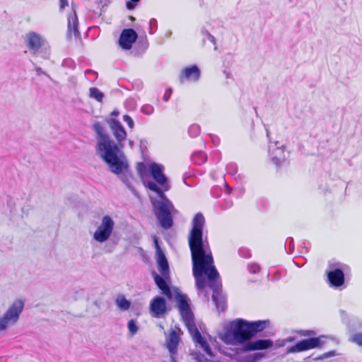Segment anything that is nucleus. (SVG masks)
Masks as SVG:
<instances>
[{"label":"nucleus","mask_w":362,"mask_h":362,"mask_svg":"<svg viewBox=\"0 0 362 362\" xmlns=\"http://www.w3.org/2000/svg\"><path fill=\"white\" fill-rule=\"evenodd\" d=\"M339 314H340L342 322L344 323L345 325H346V326L350 329H354V327H353L354 324L353 325L351 324V320L349 317V314L344 310H340Z\"/></svg>","instance_id":"nucleus-31"},{"label":"nucleus","mask_w":362,"mask_h":362,"mask_svg":"<svg viewBox=\"0 0 362 362\" xmlns=\"http://www.w3.org/2000/svg\"><path fill=\"white\" fill-rule=\"evenodd\" d=\"M206 220L202 213H197L191 222V229L188 235V243L190 249L193 275L198 289L206 286V276L209 287L211 283L221 281L219 273L214 264V258L210 249L207 236L204 235Z\"/></svg>","instance_id":"nucleus-1"},{"label":"nucleus","mask_w":362,"mask_h":362,"mask_svg":"<svg viewBox=\"0 0 362 362\" xmlns=\"http://www.w3.org/2000/svg\"><path fill=\"white\" fill-rule=\"evenodd\" d=\"M266 133H267V136L269 139V141L270 142L271 141H270V132L268 128H266Z\"/></svg>","instance_id":"nucleus-62"},{"label":"nucleus","mask_w":362,"mask_h":362,"mask_svg":"<svg viewBox=\"0 0 362 362\" xmlns=\"http://www.w3.org/2000/svg\"><path fill=\"white\" fill-rule=\"evenodd\" d=\"M201 132L200 126L197 124H193L189 126L188 129V134L190 137L194 138L199 135Z\"/></svg>","instance_id":"nucleus-32"},{"label":"nucleus","mask_w":362,"mask_h":362,"mask_svg":"<svg viewBox=\"0 0 362 362\" xmlns=\"http://www.w3.org/2000/svg\"><path fill=\"white\" fill-rule=\"evenodd\" d=\"M115 303L117 308L121 311L128 310L132 305L131 301L127 300L124 295L122 293L117 295Z\"/></svg>","instance_id":"nucleus-25"},{"label":"nucleus","mask_w":362,"mask_h":362,"mask_svg":"<svg viewBox=\"0 0 362 362\" xmlns=\"http://www.w3.org/2000/svg\"><path fill=\"white\" fill-rule=\"evenodd\" d=\"M59 1H60L59 8L61 10L64 9L66 6H68L67 0H59Z\"/></svg>","instance_id":"nucleus-53"},{"label":"nucleus","mask_w":362,"mask_h":362,"mask_svg":"<svg viewBox=\"0 0 362 362\" xmlns=\"http://www.w3.org/2000/svg\"><path fill=\"white\" fill-rule=\"evenodd\" d=\"M212 141L214 142V144H215L216 145H218V143H219V139L217 136H213L212 137Z\"/></svg>","instance_id":"nucleus-59"},{"label":"nucleus","mask_w":362,"mask_h":362,"mask_svg":"<svg viewBox=\"0 0 362 362\" xmlns=\"http://www.w3.org/2000/svg\"><path fill=\"white\" fill-rule=\"evenodd\" d=\"M148 142L146 139H141L140 140V148L141 151L143 152L144 149H146V145Z\"/></svg>","instance_id":"nucleus-50"},{"label":"nucleus","mask_w":362,"mask_h":362,"mask_svg":"<svg viewBox=\"0 0 362 362\" xmlns=\"http://www.w3.org/2000/svg\"><path fill=\"white\" fill-rule=\"evenodd\" d=\"M74 14L68 18V33L67 38L69 39L71 37V33L73 32L75 37H80V32L78 29V18L76 10L73 7Z\"/></svg>","instance_id":"nucleus-22"},{"label":"nucleus","mask_w":362,"mask_h":362,"mask_svg":"<svg viewBox=\"0 0 362 362\" xmlns=\"http://www.w3.org/2000/svg\"><path fill=\"white\" fill-rule=\"evenodd\" d=\"M328 338L329 337L326 335H320L317 337L314 336L300 340L294 345L288 347L285 354L299 353L313 349H322Z\"/></svg>","instance_id":"nucleus-7"},{"label":"nucleus","mask_w":362,"mask_h":362,"mask_svg":"<svg viewBox=\"0 0 362 362\" xmlns=\"http://www.w3.org/2000/svg\"><path fill=\"white\" fill-rule=\"evenodd\" d=\"M286 344V342L285 341V339H279L276 341V347H283Z\"/></svg>","instance_id":"nucleus-52"},{"label":"nucleus","mask_w":362,"mask_h":362,"mask_svg":"<svg viewBox=\"0 0 362 362\" xmlns=\"http://www.w3.org/2000/svg\"><path fill=\"white\" fill-rule=\"evenodd\" d=\"M141 111L146 115H151L154 112V107L151 105L146 104L141 107Z\"/></svg>","instance_id":"nucleus-34"},{"label":"nucleus","mask_w":362,"mask_h":362,"mask_svg":"<svg viewBox=\"0 0 362 362\" xmlns=\"http://www.w3.org/2000/svg\"><path fill=\"white\" fill-rule=\"evenodd\" d=\"M180 341V337L175 330H172L169 337L166 341L167 348L170 354L174 355L177 351V345Z\"/></svg>","instance_id":"nucleus-24"},{"label":"nucleus","mask_w":362,"mask_h":362,"mask_svg":"<svg viewBox=\"0 0 362 362\" xmlns=\"http://www.w3.org/2000/svg\"><path fill=\"white\" fill-rule=\"evenodd\" d=\"M170 362H177V361L175 360V357H174V355L170 354Z\"/></svg>","instance_id":"nucleus-64"},{"label":"nucleus","mask_w":362,"mask_h":362,"mask_svg":"<svg viewBox=\"0 0 362 362\" xmlns=\"http://www.w3.org/2000/svg\"><path fill=\"white\" fill-rule=\"evenodd\" d=\"M23 308L24 302L19 299L10 305L7 311L0 317V332L5 331L9 325L18 322Z\"/></svg>","instance_id":"nucleus-9"},{"label":"nucleus","mask_w":362,"mask_h":362,"mask_svg":"<svg viewBox=\"0 0 362 362\" xmlns=\"http://www.w3.org/2000/svg\"><path fill=\"white\" fill-rule=\"evenodd\" d=\"M268 153L276 168H281L288 163L289 152L286 151V146L279 141L269 143Z\"/></svg>","instance_id":"nucleus-8"},{"label":"nucleus","mask_w":362,"mask_h":362,"mask_svg":"<svg viewBox=\"0 0 362 362\" xmlns=\"http://www.w3.org/2000/svg\"><path fill=\"white\" fill-rule=\"evenodd\" d=\"M91 74L94 75L95 77H97V76H98V73L91 69H88L86 71V74Z\"/></svg>","instance_id":"nucleus-55"},{"label":"nucleus","mask_w":362,"mask_h":362,"mask_svg":"<svg viewBox=\"0 0 362 362\" xmlns=\"http://www.w3.org/2000/svg\"><path fill=\"white\" fill-rule=\"evenodd\" d=\"M167 305L165 299L157 296L152 299L150 303V311L155 317H160L167 312Z\"/></svg>","instance_id":"nucleus-19"},{"label":"nucleus","mask_w":362,"mask_h":362,"mask_svg":"<svg viewBox=\"0 0 362 362\" xmlns=\"http://www.w3.org/2000/svg\"><path fill=\"white\" fill-rule=\"evenodd\" d=\"M295 339H296L295 337H288L285 339V341L286 343H291V342H293V341H295Z\"/></svg>","instance_id":"nucleus-54"},{"label":"nucleus","mask_w":362,"mask_h":362,"mask_svg":"<svg viewBox=\"0 0 362 362\" xmlns=\"http://www.w3.org/2000/svg\"><path fill=\"white\" fill-rule=\"evenodd\" d=\"M114 226L113 219L109 215L104 216L102 218L100 225L93 234V239L100 243L107 241L112 233Z\"/></svg>","instance_id":"nucleus-10"},{"label":"nucleus","mask_w":362,"mask_h":362,"mask_svg":"<svg viewBox=\"0 0 362 362\" xmlns=\"http://www.w3.org/2000/svg\"><path fill=\"white\" fill-rule=\"evenodd\" d=\"M182 320L187 326L189 332L192 335L193 340L196 341L198 339H200L202 336L195 325L194 315H191L188 318H183Z\"/></svg>","instance_id":"nucleus-23"},{"label":"nucleus","mask_w":362,"mask_h":362,"mask_svg":"<svg viewBox=\"0 0 362 362\" xmlns=\"http://www.w3.org/2000/svg\"><path fill=\"white\" fill-rule=\"evenodd\" d=\"M62 66L69 69H74L75 68V62L71 59H65L62 62Z\"/></svg>","instance_id":"nucleus-40"},{"label":"nucleus","mask_w":362,"mask_h":362,"mask_svg":"<svg viewBox=\"0 0 362 362\" xmlns=\"http://www.w3.org/2000/svg\"><path fill=\"white\" fill-rule=\"evenodd\" d=\"M104 93L98 88L91 87L89 89V97L93 98L99 103H102L104 98Z\"/></svg>","instance_id":"nucleus-28"},{"label":"nucleus","mask_w":362,"mask_h":362,"mask_svg":"<svg viewBox=\"0 0 362 362\" xmlns=\"http://www.w3.org/2000/svg\"><path fill=\"white\" fill-rule=\"evenodd\" d=\"M233 206L232 200H226L224 204L222 206L223 209H230Z\"/></svg>","instance_id":"nucleus-49"},{"label":"nucleus","mask_w":362,"mask_h":362,"mask_svg":"<svg viewBox=\"0 0 362 362\" xmlns=\"http://www.w3.org/2000/svg\"><path fill=\"white\" fill-rule=\"evenodd\" d=\"M172 93H173V90L171 88H168L165 90L163 98V99L165 102H168L169 100V99L171 97Z\"/></svg>","instance_id":"nucleus-44"},{"label":"nucleus","mask_w":362,"mask_h":362,"mask_svg":"<svg viewBox=\"0 0 362 362\" xmlns=\"http://www.w3.org/2000/svg\"><path fill=\"white\" fill-rule=\"evenodd\" d=\"M140 0H129L126 3V6L129 10H133L135 8Z\"/></svg>","instance_id":"nucleus-42"},{"label":"nucleus","mask_w":362,"mask_h":362,"mask_svg":"<svg viewBox=\"0 0 362 362\" xmlns=\"http://www.w3.org/2000/svg\"><path fill=\"white\" fill-rule=\"evenodd\" d=\"M335 356H337V353L335 351H329L328 352H326V353L317 356V358H315V361L324 360L325 358Z\"/></svg>","instance_id":"nucleus-37"},{"label":"nucleus","mask_w":362,"mask_h":362,"mask_svg":"<svg viewBox=\"0 0 362 362\" xmlns=\"http://www.w3.org/2000/svg\"><path fill=\"white\" fill-rule=\"evenodd\" d=\"M354 324H358L360 327H362V322H361L358 319L354 318L352 320Z\"/></svg>","instance_id":"nucleus-56"},{"label":"nucleus","mask_w":362,"mask_h":362,"mask_svg":"<svg viewBox=\"0 0 362 362\" xmlns=\"http://www.w3.org/2000/svg\"><path fill=\"white\" fill-rule=\"evenodd\" d=\"M172 293H174V298L182 318H188L193 315L190 308V300L186 294L180 292L177 287H173Z\"/></svg>","instance_id":"nucleus-12"},{"label":"nucleus","mask_w":362,"mask_h":362,"mask_svg":"<svg viewBox=\"0 0 362 362\" xmlns=\"http://www.w3.org/2000/svg\"><path fill=\"white\" fill-rule=\"evenodd\" d=\"M158 270L161 275L153 272V277L157 287L160 290L161 294L165 296L168 300L173 299V293L170 287V277L168 259L163 251H158L156 255Z\"/></svg>","instance_id":"nucleus-4"},{"label":"nucleus","mask_w":362,"mask_h":362,"mask_svg":"<svg viewBox=\"0 0 362 362\" xmlns=\"http://www.w3.org/2000/svg\"><path fill=\"white\" fill-rule=\"evenodd\" d=\"M225 187H226V190H227V191H226V193H227L228 194H230V193H231V192H232V190H233V189H232L231 187H230L228 185V184H227V183H225Z\"/></svg>","instance_id":"nucleus-57"},{"label":"nucleus","mask_w":362,"mask_h":362,"mask_svg":"<svg viewBox=\"0 0 362 362\" xmlns=\"http://www.w3.org/2000/svg\"><path fill=\"white\" fill-rule=\"evenodd\" d=\"M164 166L161 164L152 163L149 165V173L153 180L165 191H168L170 188L168 177L163 173Z\"/></svg>","instance_id":"nucleus-13"},{"label":"nucleus","mask_w":362,"mask_h":362,"mask_svg":"<svg viewBox=\"0 0 362 362\" xmlns=\"http://www.w3.org/2000/svg\"><path fill=\"white\" fill-rule=\"evenodd\" d=\"M35 71H36V72H37L38 76H40L41 74H44V75L47 76V77L49 78V76L45 71H42V69L40 67L35 66Z\"/></svg>","instance_id":"nucleus-51"},{"label":"nucleus","mask_w":362,"mask_h":362,"mask_svg":"<svg viewBox=\"0 0 362 362\" xmlns=\"http://www.w3.org/2000/svg\"><path fill=\"white\" fill-rule=\"evenodd\" d=\"M172 34H173L172 31H168L165 33V37H168V38H170L171 37Z\"/></svg>","instance_id":"nucleus-63"},{"label":"nucleus","mask_w":362,"mask_h":362,"mask_svg":"<svg viewBox=\"0 0 362 362\" xmlns=\"http://www.w3.org/2000/svg\"><path fill=\"white\" fill-rule=\"evenodd\" d=\"M192 160L194 163L202 165L206 161L207 156L202 151H197L192 156Z\"/></svg>","instance_id":"nucleus-27"},{"label":"nucleus","mask_w":362,"mask_h":362,"mask_svg":"<svg viewBox=\"0 0 362 362\" xmlns=\"http://www.w3.org/2000/svg\"><path fill=\"white\" fill-rule=\"evenodd\" d=\"M157 30V21L155 18H151L149 21V33L153 34Z\"/></svg>","instance_id":"nucleus-41"},{"label":"nucleus","mask_w":362,"mask_h":362,"mask_svg":"<svg viewBox=\"0 0 362 362\" xmlns=\"http://www.w3.org/2000/svg\"><path fill=\"white\" fill-rule=\"evenodd\" d=\"M168 204V207H169V211H170L172 216L173 215L179 214V211L175 208L172 202H170Z\"/></svg>","instance_id":"nucleus-45"},{"label":"nucleus","mask_w":362,"mask_h":362,"mask_svg":"<svg viewBox=\"0 0 362 362\" xmlns=\"http://www.w3.org/2000/svg\"><path fill=\"white\" fill-rule=\"evenodd\" d=\"M348 269L346 264L339 262L329 264L326 271L327 282L331 288L342 290L346 287L344 271Z\"/></svg>","instance_id":"nucleus-5"},{"label":"nucleus","mask_w":362,"mask_h":362,"mask_svg":"<svg viewBox=\"0 0 362 362\" xmlns=\"http://www.w3.org/2000/svg\"><path fill=\"white\" fill-rule=\"evenodd\" d=\"M105 122L108 124L116 141L106 132L100 122H95L93 124V129L96 134V153L107 165H110L111 168H114L115 171H120L126 165L123 148L127 134L119 120L107 118Z\"/></svg>","instance_id":"nucleus-2"},{"label":"nucleus","mask_w":362,"mask_h":362,"mask_svg":"<svg viewBox=\"0 0 362 362\" xmlns=\"http://www.w3.org/2000/svg\"><path fill=\"white\" fill-rule=\"evenodd\" d=\"M93 303L98 308H100V303L98 300H94Z\"/></svg>","instance_id":"nucleus-60"},{"label":"nucleus","mask_w":362,"mask_h":362,"mask_svg":"<svg viewBox=\"0 0 362 362\" xmlns=\"http://www.w3.org/2000/svg\"><path fill=\"white\" fill-rule=\"evenodd\" d=\"M287 240H289V251L288 253L291 254L294 250V241L292 238H288Z\"/></svg>","instance_id":"nucleus-47"},{"label":"nucleus","mask_w":362,"mask_h":362,"mask_svg":"<svg viewBox=\"0 0 362 362\" xmlns=\"http://www.w3.org/2000/svg\"><path fill=\"white\" fill-rule=\"evenodd\" d=\"M328 338L329 337L326 335H320L317 337L314 336L300 340L294 345L288 347L285 354L299 353L313 349H322Z\"/></svg>","instance_id":"nucleus-6"},{"label":"nucleus","mask_w":362,"mask_h":362,"mask_svg":"<svg viewBox=\"0 0 362 362\" xmlns=\"http://www.w3.org/2000/svg\"><path fill=\"white\" fill-rule=\"evenodd\" d=\"M195 342L200 345V346L203 349V350L206 352V354H208L210 356H214L210 346L203 337H201L200 339H198Z\"/></svg>","instance_id":"nucleus-30"},{"label":"nucleus","mask_w":362,"mask_h":362,"mask_svg":"<svg viewBox=\"0 0 362 362\" xmlns=\"http://www.w3.org/2000/svg\"><path fill=\"white\" fill-rule=\"evenodd\" d=\"M296 332L300 336L308 337V338L316 335V332L314 330L310 329H300L296 331Z\"/></svg>","instance_id":"nucleus-36"},{"label":"nucleus","mask_w":362,"mask_h":362,"mask_svg":"<svg viewBox=\"0 0 362 362\" xmlns=\"http://www.w3.org/2000/svg\"><path fill=\"white\" fill-rule=\"evenodd\" d=\"M145 185L150 190L156 192L160 199V200H158L156 198L151 197L150 200L152 205H157V202H163L168 204L170 202H171L165 194L164 189H162L156 182L153 181H148Z\"/></svg>","instance_id":"nucleus-21"},{"label":"nucleus","mask_w":362,"mask_h":362,"mask_svg":"<svg viewBox=\"0 0 362 362\" xmlns=\"http://www.w3.org/2000/svg\"><path fill=\"white\" fill-rule=\"evenodd\" d=\"M119 115V111H118V110H113V111L111 112V114H110V115H111V116H112V117H117Z\"/></svg>","instance_id":"nucleus-58"},{"label":"nucleus","mask_w":362,"mask_h":362,"mask_svg":"<svg viewBox=\"0 0 362 362\" xmlns=\"http://www.w3.org/2000/svg\"><path fill=\"white\" fill-rule=\"evenodd\" d=\"M210 288L213 291L212 300L218 310L225 311L226 308V297L222 292L221 281L211 283Z\"/></svg>","instance_id":"nucleus-17"},{"label":"nucleus","mask_w":362,"mask_h":362,"mask_svg":"<svg viewBox=\"0 0 362 362\" xmlns=\"http://www.w3.org/2000/svg\"><path fill=\"white\" fill-rule=\"evenodd\" d=\"M138 39L137 33L132 28H125L120 33L118 45L123 50H129Z\"/></svg>","instance_id":"nucleus-15"},{"label":"nucleus","mask_w":362,"mask_h":362,"mask_svg":"<svg viewBox=\"0 0 362 362\" xmlns=\"http://www.w3.org/2000/svg\"><path fill=\"white\" fill-rule=\"evenodd\" d=\"M127 327H128L129 332L132 334H136L138 331V327L136 324L135 320H131L128 322Z\"/></svg>","instance_id":"nucleus-38"},{"label":"nucleus","mask_w":362,"mask_h":362,"mask_svg":"<svg viewBox=\"0 0 362 362\" xmlns=\"http://www.w3.org/2000/svg\"><path fill=\"white\" fill-rule=\"evenodd\" d=\"M274 341L270 339H258L250 340L248 343L244 344L240 349L242 352H250L255 351L267 350L272 348Z\"/></svg>","instance_id":"nucleus-14"},{"label":"nucleus","mask_w":362,"mask_h":362,"mask_svg":"<svg viewBox=\"0 0 362 362\" xmlns=\"http://www.w3.org/2000/svg\"><path fill=\"white\" fill-rule=\"evenodd\" d=\"M351 341L360 346H362V333H356L352 335Z\"/></svg>","instance_id":"nucleus-39"},{"label":"nucleus","mask_w":362,"mask_h":362,"mask_svg":"<svg viewBox=\"0 0 362 362\" xmlns=\"http://www.w3.org/2000/svg\"><path fill=\"white\" fill-rule=\"evenodd\" d=\"M148 45L149 44L146 36L141 37L136 42V45L132 52L134 55L143 54L148 49Z\"/></svg>","instance_id":"nucleus-26"},{"label":"nucleus","mask_w":362,"mask_h":362,"mask_svg":"<svg viewBox=\"0 0 362 362\" xmlns=\"http://www.w3.org/2000/svg\"><path fill=\"white\" fill-rule=\"evenodd\" d=\"M269 325V320L248 321L238 318L226 325L223 327V332L218 336L220 339L228 345H242L243 346Z\"/></svg>","instance_id":"nucleus-3"},{"label":"nucleus","mask_w":362,"mask_h":362,"mask_svg":"<svg viewBox=\"0 0 362 362\" xmlns=\"http://www.w3.org/2000/svg\"><path fill=\"white\" fill-rule=\"evenodd\" d=\"M201 77V70L197 65H192L182 69L179 74V81L184 83L186 81L196 83Z\"/></svg>","instance_id":"nucleus-16"},{"label":"nucleus","mask_w":362,"mask_h":362,"mask_svg":"<svg viewBox=\"0 0 362 362\" xmlns=\"http://www.w3.org/2000/svg\"><path fill=\"white\" fill-rule=\"evenodd\" d=\"M224 74L226 75V77L227 78H231V74L226 71V70L223 71Z\"/></svg>","instance_id":"nucleus-61"},{"label":"nucleus","mask_w":362,"mask_h":362,"mask_svg":"<svg viewBox=\"0 0 362 362\" xmlns=\"http://www.w3.org/2000/svg\"><path fill=\"white\" fill-rule=\"evenodd\" d=\"M227 173L231 175H235L238 173V165L236 163H230L226 166Z\"/></svg>","instance_id":"nucleus-33"},{"label":"nucleus","mask_w":362,"mask_h":362,"mask_svg":"<svg viewBox=\"0 0 362 362\" xmlns=\"http://www.w3.org/2000/svg\"><path fill=\"white\" fill-rule=\"evenodd\" d=\"M201 34L203 36V42H205L208 39L214 45V49L217 50L216 40L214 35H212L206 28H202L201 30Z\"/></svg>","instance_id":"nucleus-29"},{"label":"nucleus","mask_w":362,"mask_h":362,"mask_svg":"<svg viewBox=\"0 0 362 362\" xmlns=\"http://www.w3.org/2000/svg\"><path fill=\"white\" fill-rule=\"evenodd\" d=\"M125 161H126V165L124 167H123L120 170V171H115L114 170V168H111L110 165H107V166L111 173H112L117 175H120L119 178L122 181V182L124 184H125V185L129 189H131L133 192H135V189L131 182V180L132 179V175L130 173L128 160L126 156H125Z\"/></svg>","instance_id":"nucleus-20"},{"label":"nucleus","mask_w":362,"mask_h":362,"mask_svg":"<svg viewBox=\"0 0 362 362\" xmlns=\"http://www.w3.org/2000/svg\"><path fill=\"white\" fill-rule=\"evenodd\" d=\"M123 120L127 122L128 127L130 128V129H133L134 127V122L133 121V119H132V117L130 116H129L128 115H124L123 116Z\"/></svg>","instance_id":"nucleus-43"},{"label":"nucleus","mask_w":362,"mask_h":362,"mask_svg":"<svg viewBox=\"0 0 362 362\" xmlns=\"http://www.w3.org/2000/svg\"><path fill=\"white\" fill-rule=\"evenodd\" d=\"M25 42L29 50L34 54H37L40 49L42 48L46 42L45 40L42 36L35 33L30 32L26 35Z\"/></svg>","instance_id":"nucleus-18"},{"label":"nucleus","mask_w":362,"mask_h":362,"mask_svg":"<svg viewBox=\"0 0 362 362\" xmlns=\"http://www.w3.org/2000/svg\"><path fill=\"white\" fill-rule=\"evenodd\" d=\"M247 269L251 274H257L260 272L261 267L256 263H251L248 264Z\"/></svg>","instance_id":"nucleus-35"},{"label":"nucleus","mask_w":362,"mask_h":362,"mask_svg":"<svg viewBox=\"0 0 362 362\" xmlns=\"http://www.w3.org/2000/svg\"><path fill=\"white\" fill-rule=\"evenodd\" d=\"M137 170L139 175H142L146 170V165L143 163H139L137 166Z\"/></svg>","instance_id":"nucleus-46"},{"label":"nucleus","mask_w":362,"mask_h":362,"mask_svg":"<svg viewBox=\"0 0 362 362\" xmlns=\"http://www.w3.org/2000/svg\"><path fill=\"white\" fill-rule=\"evenodd\" d=\"M152 206L160 226L164 229L170 228L173 225V218L169 211L168 204L157 202V205H152Z\"/></svg>","instance_id":"nucleus-11"},{"label":"nucleus","mask_w":362,"mask_h":362,"mask_svg":"<svg viewBox=\"0 0 362 362\" xmlns=\"http://www.w3.org/2000/svg\"><path fill=\"white\" fill-rule=\"evenodd\" d=\"M153 242H154V245H155V247H156V254L157 255H158V251H163V250L161 249L160 246L159 245L158 240L157 239V238H154Z\"/></svg>","instance_id":"nucleus-48"}]
</instances>
